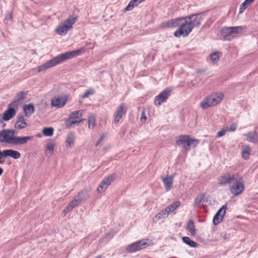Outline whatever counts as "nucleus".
<instances>
[{"mask_svg": "<svg viewBox=\"0 0 258 258\" xmlns=\"http://www.w3.org/2000/svg\"><path fill=\"white\" fill-rule=\"evenodd\" d=\"M224 38L225 40H226L227 39V36H225Z\"/></svg>", "mask_w": 258, "mask_h": 258, "instance_id": "13d9d810", "label": "nucleus"}, {"mask_svg": "<svg viewBox=\"0 0 258 258\" xmlns=\"http://www.w3.org/2000/svg\"><path fill=\"white\" fill-rule=\"evenodd\" d=\"M204 13L192 14L187 17H190L189 21L191 25L192 29L194 27H199L201 25L202 21L203 19Z\"/></svg>", "mask_w": 258, "mask_h": 258, "instance_id": "dca6fc26", "label": "nucleus"}, {"mask_svg": "<svg viewBox=\"0 0 258 258\" xmlns=\"http://www.w3.org/2000/svg\"><path fill=\"white\" fill-rule=\"evenodd\" d=\"M205 71V70H203V69H199V70H197V73H201L204 72Z\"/></svg>", "mask_w": 258, "mask_h": 258, "instance_id": "5fc2aeb1", "label": "nucleus"}, {"mask_svg": "<svg viewBox=\"0 0 258 258\" xmlns=\"http://www.w3.org/2000/svg\"><path fill=\"white\" fill-rule=\"evenodd\" d=\"M230 234H227V233H224V232L221 233L220 234V237L225 240L228 239L230 238Z\"/></svg>", "mask_w": 258, "mask_h": 258, "instance_id": "de8ad7c7", "label": "nucleus"}, {"mask_svg": "<svg viewBox=\"0 0 258 258\" xmlns=\"http://www.w3.org/2000/svg\"><path fill=\"white\" fill-rule=\"evenodd\" d=\"M223 98V95L221 93H217L205 98L200 103V106L203 109H207L219 104Z\"/></svg>", "mask_w": 258, "mask_h": 258, "instance_id": "f257e3e1", "label": "nucleus"}, {"mask_svg": "<svg viewBox=\"0 0 258 258\" xmlns=\"http://www.w3.org/2000/svg\"><path fill=\"white\" fill-rule=\"evenodd\" d=\"M228 132V130L227 129L226 127L222 129L217 133V137H221L224 136L225 134Z\"/></svg>", "mask_w": 258, "mask_h": 258, "instance_id": "c03bdc74", "label": "nucleus"}, {"mask_svg": "<svg viewBox=\"0 0 258 258\" xmlns=\"http://www.w3.org/2000/svg\"><path fill=\"white\" fill-rule=\"evenodd\" d=\"M182 241L184 243L186 244L187 245L190 246L191 247H197L198 246V244L194 241L193 240H191L189 237H183L182 238Z\"/></svg>", "mask_w": 258, "mask_h": 258, "instance_id": "c756f323", "label": "nucleus"}, {"mask_svg": "<svg viewBox=\"0 0 258 258\" xmlns=\"http://www.w3.org/2000/svg\"><path fill=\"white\" fill-rule=\"evenodd\" d=\"M180 205V203L179 201H176L173 203L172 204L167 206L166 208L168 210V212L170 213L174 212L176 209H177Z\"/></svg>", "mask_w": 258, "mask_h": 258, "instance_id": "7c9ffc66", "label": "nucleus"}, {"mask_svg": "<svg viewBox=\"0 0 258 258\" xmlns=\"http://www.w3.org/2000/svg\"><path fill=\"white\" fill-rule=\"evenodd\" d=\"M178 146H182L185 151H189L191 147H196L199 143V140L192 139L189 136L182 135L179 137L176 141Z\"/></svg>", "mask_w": 258, "mask_h": 258, "instance_id": "7ed1b4c3", "label": "nucleus"}, {"mask_svg": "<svg viewBox=\"0 0 258 258\" xmlns=\"http://www.w3.org/2000/svg\"><path fill=\"white\" fill-rule=\"evenodd\" d=\"M186 229L190 233L191 235L195 236L196 235V229L194 221L192 220L188 222Z\"/></svg>", "mask_w": 258, "mask_h": 258, "instance_id": "c85d7f7f", "label": "nucleus"}, {"mask_svg": "<svg viewBox=\"0 0 258 258\" xmlns=\"http://www.w3.org/2000/svg\"><path fill=\"white\" fill-rule=\"evenodd\" d=\"M171 258H176V257H171Z\"/></svg>", "mask_w": 258, "mask_h": 258, "instance_id": "bf43d9fd", "label": "nucleus"}, {"mask_svg": "<svg viewBox=\"0 0 258 258\" xmlns=\"http://www.w3.org/2000/svg\"><path fill=\"white\" fill-rule=\"evenodd\" d=\"M9 132V135L10 138H17L18 141L17 142L13 143V145H21L26 144L28 141H31L33 139L32 136L27 137H17L15 136V135L17 134L18 132L16 130L7 129Z\"/></svg>", "mask_w": 258, "mask_h": 258, "instance_id": "0eeeda50", "label": "nucleus"}, {"mask_svg": "<svg viewBox=\"0 0 258 258\" xmlns=\"http://www.w3.org/2000/svg\"><path fill=\"white\" fill-rule=\"evenodd\" d=\"M190 17H184V21H182L180 26L174 32V36L177 38H179L181 36L183 37L187 36L193 29L189 20Z\"/></svg>", "mask_w": 258, "mask_h": 258, "instance_id": "f03ea898", "label": "nucleus"}, {"mask_svg": "<svg viewBox=\"0 0 258 258\" xmlns=\"http://www.w3.org/2000/svg\"><path fill=\"white\" fill-rule=\"evenodd\" d=\"M250 149L248 146H246L244 149L242 150V157L245 160H247L249 158V154H250Z\"/></svg>", "mask_w": 258, "mask_h": 258, "instance_id": "e433bc0d", "label": "nucleus"}, {"mask_svg": "<svg viewBox=\"0 0 258 258\" xmlns=\"http://www.w3.org/2000/svg\"><path fill=\"white\" fill-rule=\"evenodd\" d=\"M23 110L26 117H30L34 112V107L33 104L23 105Z\"/></svg>", "mask_w": 258, "mask_h": 258, "instance_id": "393cba45", "label": "nucleus"}, {"mask_svg": "<svg viewBox=\"0 0 258 258\" xmlns=\"http://www.w3.org/2000/svg\"><path fill=\"white\" fill-rule=\"evenodd\" d=\"M73 209L69 205H68L67 207L63 210V213H64V214H66L67 213H69Z\"/></svg>", "mask_w": 258, "mask_h": 258, "instance_id": "3c124183", "label": "nucleus"}, {"mask_svg": "<svg viewBox=\"0 0 258 258\" xmlns=\"http://www.w3.org/2000/svg\"><path fill=\"white\" fill-rule=\"evenodd\" d=\"M243 30L242 26L224 27L221 29L223 34H238Z\"/></svg>", "mask_w": 258, "mask_h": 258, "instance_id": "412c9836", "label": "nucleus"}, {"mask_svg": "<svg viewBox=\"0 0 258 258\" xmlns=\"http://www.w3.org/2000/svg\"><path fill=\"white\" fill-rule=\"evenodd\" d=\"M172 89L169 88H167L161 92L158 96L155 98V103L156 105L160 106L161 104L165 101L170 95Z\"/></svg>", "mask_w": 258, "mask_h": 258, "instance_id": "9d476101", "label": "nucleus"}, {"mask_svg": "<svg viewBox=\"0 0 258 258\" xmlns=\"http://www.w3.org/2000/svg\"><path fill=\"white\" fill-rule=\"evenodd\" d=\"M227 209L226 205H224L222 207L217 211L213 217V223L214 225H217L219 224L223 219V217L226 213V211Z\"/></svg>", "mask_w": 258, "mask_h": 258, "instance_id": "2eb2a0df", "label": "nucleus"}, {"mask_svg": "<svg viewBox=\"0 0 258 258\" xmlns=\"http://www.w3.org/2000/svg\"><path fill=\"white\" fill-rule=\"evenodd\" d=\"M169 214L170 213L168 212L167 209L165 208L155 216L153 220L157 221L161 220V219H165L168 216Z\"/></svg>", "mask_w": 258, "mask_h": 258, "instance_id": "cd10ccee", "label": "nucleus"}, {"mask_svg": "<svg viewBox=\"0 0 258 258\" xmlns=\"http://www.w3.org/2000/svg\"><path fill=\"white\" fill-rule=\"evenodd\" d=\"M16 114V111L14 108H10L7 110L4 113L3 119L8 121L12 118Z\"/></svg>", "mask_w": 258, "mask_h": 258, "instance_id": "a878e982", "label": "nucleus"}, {"mask_svg": "<svg viewBox=\"0 0 258 258\" xmlns=\"http://www.w3.org/2000/svg\"><path fill=\"white\" fill-rule=\"evenodd\" d=\"M236 175H231L229 173H226L222 176L218 177V184L220 185H224L227 184L229 185L231 183V182L234 180V177Z\"/></svg>", "mask_w": 258, "mask_h": 258, "instance_id": "a211bd4d", "label": "nucleus"}, {"mask_svg": "<svg viewBox=\"0 0 258 258\" xmlns=\"http://www.w3.org/2000/svg\"><path fill=\"white\" fill-rule=\"evenodd\" d=\"M68 99V96L54 97L51 100V105L57 108L63 107Z\"/></svg>", "mask_w": 258, "mask_h": 258, "instance_id": "4468645a", "label": "nucleus"}, {"mask_svg": "<svg viewBox=\"0 0 258 258\" xmlns=\"http://www.w3.org/2000/svg\"><path fill=\"white\" fill-rule=\"evenodd\" d=\"M148 245V243L144 240L134 242L126 247V250L128 253H133L141 250Z\"/></svg>", "mask_w": 258, "mask_h": 258, "instance_id": "423d86ee", "label": "nucleus"}, {"mask_svg": "<svg viewBox=\"0 0 258 258\" xmlns=\"http://www.w3.org/2000/svg\"><path fill=\"white\" fill-rule=\"evenodd\" d=\"M88 195V190L83 189L79 192L76 198L73 200L68 205L72 209H73L79 203H80Z\"/></svg>", "mask_w": 258, "mask_h": 258, "instance_id": "f3484780", "label": "nucleus"}, {"mask_svg": "<svg viewBox=\"0 0 258 258\" xmlns=\"http://www.w3.org/2000/svg\"><path fill=\"white\" fill-rule=\"evenodd\" d=\"M27 125V123L16 122L15 124V127L17 129L22 130L25 128Z\"/></svg>", "mask_w": 258, "mask_h": 258, "instance_id": "79ce46f5", "label": "nucleus"}, {"mask_svg": "<svg viewBox=\"0 0 258 258\" xmlns=\"http://www.w3.org/2000/svg\"><path fill=\"white\" fill-rule=\"evenodd\" d=\"M17 117V122H22V123H27L25 122V120L24 117V116L23 115H18Z\"/></svg>", "mask_w": 258, "mask_h": 258, "instance_id": "a18cd8bd", "label": "nucleus"}, {"mask_svg": "<svg viewBox=\"0 0 258 258\" xmlns=\"http://www.w3.org/2000/svg\"><path fill=\"white\" fill-rule=\"evenodd\" d=\"M211 59L214 63H216L219 61V55L218 52H214L211 55Z\"/></svg>", "mask_w": 258, "mask_h": 258, "instance_id": "37998d69", "label": "nucleus"}, {"mask_svg": "<svg viewBox=\"0 0 258 258\" xmlns=\"http://www.w3.org/2000/svg\"><path fill=\"white\" fill-rule=\"evenodd\" d=\"M254 1V0H245L240 6L239 13H242L247 8V6L250 5Z\"/></svg>", "mask_w": 258, "mask_h": 258, "instance_id": "2f4dec72", "label": "nucleus"}, {"mask_svg": "<svg viewBox=\"0 0 258 258\" xmlns=\"http://www.w3.org/2000/svg\"><path fill=\"white\" fill-rule=\"evenodd\" d=\"M88 127L93 128L95 126V119L93 116H90L88 119Z\"/></svg>", "mask_w": 258, "mask_h": 258, "instance_id": "ea45409f", "label": "nucleus"}, {"mask_svg": "<svg viewBox=\"0 0 258 258\" xmlns=\"http://www.w3.org/2000/svg\"><path fill=\"white\" fill-rule=\"evenodd\" d=\"M76 17H70L63 22L60 23L55 29V32L60 35H64L72 28L76 22Z\"/></svg>", "mask_w": 258, "mask_h": 258, "instance_id": "39448f33", "label": "nucleus"}, {"mask_svg": "<svg viewBox=\"0 0 258 258\" xmlns=\"http://www.w3.org/2000/svg\"><path fill=\"white\" fill-rule=\"evenodd\" d=\"M246 137V140L253 143H256L258 141V134L256 131L248 132L244 135Z\"/></svg>", "mask_w": 258, "mask_h": 258, "instance_id": "b1692460", "label": "nucleus"}, {"mask_svg": "<svg viewBox=\"0 0 258 258\" xmlns=\"http://www.w3.org/2000/svg\"><path fill=\"white\" fill-rule=\"evenodd\" d=\"M3 171V169L1 167H0V176L2 174Z\"/></svg>", "mask_w": 258, "mask_h": 258, "instance_id": "6e6d98bb", "label": "nucleus"}, {"mask_svg": "<svg viewBox=\"0 0 258 258\" xmlns=\"http://www.w3.org/2000/svg\"><path fill=\"white\" fill-rule=\"evenodd\" d=\"M115 175L111 174L104 179L97 188V192L100 193L104 191L107 187L115 180Z\"/></svg>", "mask_w": 258, "mask_h": 258, "instance_id": "ddd939ff", "label": "nucleus"}, {"mask_svg": "<svg viewBox=\"0 0 258 258\" xmlns=\"http://www.w3.org/2000/svg\"><path fill=\"white\" fill-rule=\"evenodd\" d=\"M104 139V136H101L99 139H98V140L97 141V142L95 144V146L96 147H97L99 145V144L102 142V141Z\"/></svg>", "mask_w": 258, "mask_h": 258, "instance_id": "8fccbe9b", "label": "nucleus"}, {"mask_svg": "<svg viewBox=\"0 0 258 258\" xmlns=\"http://www.w3.org/2000/svg\"><path fill=\"white\" fill-rule=\"evenodd\" d=\"M145 0H136L137 2L139 3V4L141 3L142 2L144 1Z\"/></svg>", "mask_w": 258, "mask_h": 258, "instance_id": "4d7b16f0", "label": "nucleus"}, {"mask_svg": "<svg viewBox=\"0 0 258 258\" xmlns=\"http://www.w3.org/2000/svg\"><path fill=\"white\" fill-rule=\"evenodd\" d=\"M127 109L124 104H121L118 108L116 112L114 114V123H118L120 119L122 118L123 114L126 113Z\"/></svg>", "mask_w": 258, "mask_h": 258, "instance_id": "aec40b11", "label": "nucleus"}, {"mask_svg": "<svg viewBox=\"0 0 258 258\" xmlns=\"http://www.w3.org/2000/svg\"><path fill=\"white\" fill-rule=\"evenodd\" d=\"M84 111L83 110H79L74 111L69 114V119H74L79 118V116H82Z\"/></svg>", "mask_w": 258, "mask_h": 258, "instance_id": "473e14b6", "label": "nucleus"}, {"mask_svg": "<svg viewBox=\"0 0 258 258\" xmlns=\"http://www.w3.org/2000/svg\"><path fill=\"white\" fill-rule=\"evenodd\" d=\"M184 21V17H179L171 19L168 21L163 22L161 27L162 28H175L180 26L182 21Z\"/></svg>", "mask_w": 258, "mask_h": 258, "instance_id": "9b49d317", "label": "nucleus"}, {"mask_svg": "<svg viewBox=\"0 0 258 258\" xmlns=\"http://www.w3.org/2000/svg\"><path fill=\"white\" fill-rule=\"evenodd\" d=\"M85 120V119H81L78 120H74V119H69V120H66V125L68 128L71 127L73 124H77L78 125L79 123L82 122Z\"/></svg>", "mask_w": 258, "mask_h": 258, "instance_id": "72a5a7b5", "label": "nucleus"}, {"mask_svg": "<svg viewBox=\"0 0 258 258\" xmlns=\"http://www.w3.org/2000/svg\"><path fill=\"white\" fill-rule=\"evenodd\" d=\"M13 18L12 15L11 13H7L6 15V19L7 20H11Z\"/></svg>", "mask_w": 258, "mask_h": 258, "instance_id": "603ef678", "label": "nucleus"}, {"mask_svg": "<svg viewBox=\"0 0 258 258\" xmlns=\"http://www.w3.org/2000/svg\"><path fill=\"white\" fill-rule=\"evenodd\" d=\"M27 93L25 91H21L16 95V98L9 105L16 106L17 102L26 98Z\"/></svg>", "mask_w": 258, "mask_h": 258, "instance_id": "bb28decb", "label": "nucleus"}, {"mask_svg": "<svg viewBox=\"0 0 258 258\" xmlns=\"http://www.w3.org/2000/svg\"><path fill=\"white\" fill-rule=\"evenodd\" d=\"M146 120V116L145 115V112H142V116H141V121H145Z\"/></svg>", "mask_w": 258, "mask_h": 258, "instance_id": "864d4df0", "label": "nucleus"}, {"mask_svg": "<svg viewBox=\"0 0 258 258\" xmlns=\"http://www.w3.org/2000/svg\"><path fill=\"white\" fill-rule=\"evenodd\" d=\"M229 190L234 196H237L243 192L244 190L243 180L237 175L234 177V180L229 185Z\"/></svg>", "mask_w": 258, "mask_h": 258, "instance_id": "20e7f679", "label": "nucleus"}, {"mask_svg": "<svg viewBox=\"0 0 258 258\" xmlns=\"http://www.w3.org/2000/svg\"><path fill=\"white\" fill-rule=\"evenodd\" d=\"M227 129L228 130V131H234L236 129V125L235 124H232L229 127H226Z\"/></svg>", "mask_w": 258, "mask_h": 258, "instance_id": "09e8293b", "label": "nucleus"}, {"mask_svg": "<svg viewBox=\"0 0 258 258\" xmlns=\"http://www.w3.org/2000/svg\"><path fill=\"white\" fill-rule=\"evenodd\" d=\"M81 52V50L78 49L72 51H68L64 53H61L59 55L61 62L66 60L71 59L73 57L78 55Z\"/></svg>", "mask_w": 258, "mask_h": 258, "instance_id": "4be33fe9", "label": "nucleus"}, {"mask_svg": "<svg viewBox=\"0 0 258 258\" xmlns=\"http://www.w3.org/2000/svg\"><path fill=\"white\" fill-rule=\"evenodd\" d=\"M204 196L203 195H200L197 196L195 201V207H198L200 205L202 201L203 200Z\"/></svg>", "mask_w": 258, "mask_h": 258, "instance_id": "a19ab883", "label": "nucleus"}, {"mask_svg": "<svg viewBox=\"0 0 258 258\" xmlns=\"http://www.w3.org/2000/svg\"><path fill=\"white\" fill-rule=\"evenodd\" d=\"M61 61L60 59L59 55H57L52 59L46 61L45 63L42 65L39 66L38 69V71L39 72L45 71L47 70L51 67L55 66L60 63H61Z\"/></svg>", "mask_w": 258, "mask_h": 258, "instance_id": "6e6552de", "label": "nucleus"}, {"mask_svg": "<svg viewBox=\"0 0 258 258\" xmlns=\"http://www.w3.org/2000/svg\"><path fill=\"white\" fill-rule=\"evenodd\" d=\"M173 177L172 176H166L165 177L162 178V181L164 184L166 191L170 190L173 183Z\"/></svg>", "mask_w": 258, "mask_h": 258, "instance_id": "5701e85b", "label": "nucleus"}, {"mask_svg": "<svg viewBox=\"0 0 258 258\" xmlns=\"http://www.w3.org/2000/svg\"><path fill=\"white\" fill-rule=\"evenodd\" d=\"M54 149V145L51 143H49L47 145V150L49 151V152H51V154L53 153V151Z\"/></svg>", "mask_w": 258, "mask_h": 258, "instance_id": "49530a36", "label": "nucleus"}, {"mask_svg": "<svg viewBox=\"0 0 258 258\" xmlns=\"http://www.w3.org/2000/svg\"><path fill=\"white\" fill-rule=\"evenodd\" d=\"M21 156L20 153L17 151L12 149H7L0 152V159L2 157L7 158L11 157L15 159H19Z\"/></svg>", "mask_w": 258, "mask_h": 258, "instance_id": "6ab92c4d", "label": "nucleus"}, {"mask_svg": "<svg viewBox=\"0 0 258 258\" xmlns=\"http://www.w3.org/2000/svg\"><path fill=\"white\" fill-rule=\"evenodd\" d=\"M75 140V136L73 133H70L67 136V140L66 142V146L67 147H71L72 144L74 143Z\"/></svg>", "mask_w": 258, "mask_h": 258, "instance_id": "f704fd0d", "label": "nucleus"}, {"mask_svg": "<svg viewBox=\"0 0 258 258\" xmlns=\"http://www.w3.org/2000/svg\"><path fill=\"white\" fill-rule=\"evenodd\" d=\"M171 258H176V257H171Z\"/></svg>", "mask_w": 258, "mask_h": 258, "instance_id": "052dcab7", "label": "nucleus"}, {"mask_svg": "<svg viewBox=\"0 0 258 258\" xmlns=\"http://www.w3.org/2000/svg\"><path fill=\"white\" fill-rule=\"evenodd\" d=\"M138 4H139V3L137 2L136 0H131L125 9V10L131 11L133 8L137 6Z\"/></svg>", "mask_w": 258, "mask_h": 258, "instance_id": "4c0bfd02", "label": "nucleus"}, {"mask_svg": "<svg viewBox=\"0 0 258 258\" xmlns=\"http://www.w3.org/2000/svg\"><path fill=\"white\" fill-rule=\"evenodd\" d=\"M54 130L52 127H44L43 129L42 133L44 136L47 137H51L53 134Z\"/></svg>", "mask_w": 258, "mask_h": 258, "instance_id": "c9c22d12", "label": "nucleus"}, {"mask_svg": "<svg viewBox=\"0 0 258 258\" xmlns=\"http://www.w3.org/2000/svg\"><path fill=\"white\" fill-rule=\"evenodd\" d=\"M61 61L60 59L59 55H57L52 59L46 61L45 63L42 65L39 66L38 69V71L39 72L45 71L47 70L51 67L55 66L60 63H61Z\"/></svg>", "mask_w": 258, "mask_h": 258, "instance_id": "1a4fd4ad", "label": "nucleus"}, {"mask_svg": "<svg viewBox=\"0 0 258 258\" xmlns=\"http://www.w3.org/2000/svg\"><path fill=\"white\" fill-rule=\"evenodd\" d=\"M95 93L94 90L93 89L90 88L87 91H86L82 95V98L85 99L86 98L88 97L90 95H92Z\"/></svg>", "mask_w": 258, "mask_h": 258, "instance_id": "58836bf2", "label": "nucleus"}, {"mask_svg": "<svg viewBox=\"0 0 258 258\" xmlns=\"http://www.w3.org/2000/svg\"><path fill=\"white\" fill-rule=\"evenodd\" d=\"M9 132L7 129L3 130L0 132V143H5L11 145L17 142L18 139L17 138H10Z\"/></svg>", "mask_w": 258, "mask_h": 258, "instance_id": "f8f14e48", "label": "nucleus"}]
</instances>
